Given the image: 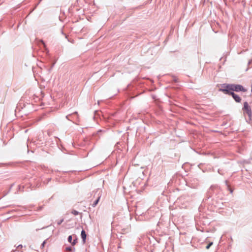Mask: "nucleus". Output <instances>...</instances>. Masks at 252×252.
Segmentation results:
<instances>
[{"label":"nucleus","instance_id":"1","mask_svg":"<svg viewBox=\"0 0 252 252\" xmlns=\"http://www.w3.org/2000/svg\"><path fill=\"white\" fill-rule=\"evenodd\" d=\"M232 84H223L219 91L223 92L225 94L229 95L232 92Z\"/></svg>","mask_w":252,"mask_h":252},{"label":"nucleus","instance_id":"2","mask_svg":"<svg viewBox=\"0 0 252 252\" xmlns=\"http://www.w3.org/2000/svg\"><path fill=\"white\" fill-rule=\"evenodd\" d=\"M243 111L244 114H247L250 120H251V117L252 116V112L251 108V107L249 105V104L247 102H245L244 103V107L243 108Z\"/></svg>","mask_w":252,"mask_h":252},{"label":"nucleus","instance_id":"3","mask_svg":"<svg viewBox=\"0 0 252 252\" xmlns=\"http://www.w3.org/2000/svg\"><path fill=\"white\" fill-rule=\"evenodd\" d=\"M220 190V187L217 185H212L208 189L206 196L207 199L210 198L212 194L216 191L218 192Z\"/></svg>","mask_w":252,"mask_h":252},{"label":"nucleus","instance_id":"4","mask_svg":"<svg viewBox=\"0 0 252 252\" xmlns=\"http://www.w3.org/2000/svg\"><path fill=\"white\" fill-rule=\"evenodd\" d=\"M232 92H246L247 91V90L246 88H245L242 85L240 84H232Z\"/></svg>","mask_w":252,"mask_h":252},{"label":"nucleus","instance_id":"5","mask_svg":"<svg viewBox=\"0 0 252 252\" xmlns=\"http://www.w3.org/2000/svg\"><path fill=\"white\" fill-rule=\"evenodd\" d=\"M229 95H231L236 102L239 103L241 102V97L234 92H232Z\"/></svg>","mask_w":252,"mask_h":252},{"label":"nucleus","instance_id":"6","mask_svg":"<svg viewBox=\"0 0 252 252\" xmlns=\"http://www.w3.org/2000/svg\"><path fill=\"white\" fill-rule=\"evenodd\" d=\"M81 236L82 239V241H83V243H85L86 242L87 235H86L85 231L84 229H83L81 231Z\"/></svg>","mask_w":252,"mask_h":252},{"label":"nucleus","instance_id":"7","mask_svg":"<svg viewBox=\"0 0 252 252\" xmlns=\"http://www.w3.org/2000/svg\"><path fill=\"white\" fill-rule=\"evenodd\" d=\"M100 198V195H99V194H98V196L97 199L95 201H94V202L92 204V206L93 207H95L96 206V205L98 204V203L99 201Z\"/></svg>","mask_w":252,"mask_h":252},{"label":"nucleus","instance_id":"8","mask_svg":"<svg viewBox=\"0 0 252 252\" xmlns=\"http://www.w3.org/2000/svg\"><path fill=\"white\" fill-rule=\"evenodd\" d=\"M73 115H76L77 116V117H78V113L77 112H75L74 113L71 114H69V115H68L66 116V118L68 120H70V117Z\"/></svg>","mask_w":252,"mask_h":252},{"label":"nucleus","instance_id":"9","mask_svg":"<svg viewBox=\"0 0 252 252\" xmlns=\"http://www.w3.org/2000/svg\"><path fill=\"white\" fill-rule=\"evenodd\" d=\"M71 213L75 216L78 215L79 214V212L75 210H73L71 211Z\"/></svg>","mask_w":252,"mask_h":252},{"label":"nucleus","instance_id":"10","mask_svg":"<svg viewBox=\"0 0 252 252\" xmlns=\"http://www.w3.org/2000/svg\"><path fill=\"white\" fill-rule=\"evenodd\" d=\"M213 242H210L209 243V244L206 247V249H207V250L209 249L210 248V247L212 245H213Z\"/></svg>","mask_w":252,"mask_h":252},{"label":"nucleus","instance_id":"11","mask_svg":"<svg viewBox=\"0 0 252 252\" xmlns=\"http://www.w3.org/2000/svg\"><path fill=\"white\" fill-rule=\"evenodd\" d=\"M72 237L71 235H69L67 238V240L68 242L71 243H72Z\"/></svg>","mask_w":252,"mask_h":252},{"label":"nucleus","instance_id":"12","mask_svg":"<svg viewBox=\"0 0 252 252\" xmlns=\"http://www.w3.org/2000/svg\"><path fill=\"white\" fill-rule=\"evenodd\" d=\"M225 184H226V185L227 186V187H228V189H229V191H230V193H232L233 192V190H232V189H231V188H229V186H228V185L227 181H226V180L225 181Z\"/></svg>","mask_w":252,"mask_h":252},{"label":"nucleus","instance_id":"13","mask_svg":"<svg viewBox=\"0 0 252 252\" xmlns=\"http://www.w3.org/2000/svg\"><path fill=\"white\" fill-rule=\"evenodd\" d=\"M72 248L71 247H68L65 248V251L68 252H72Z\"/></svg>","mask_w":252,"mask_h":252},{"label":"nucleus","instance_id":"14","mask_svg":"<svg viewBox=\"0 0 252 252\" xmlns=\"http://www.w3.org/2000/svg\"><path fill=\"white\" fill-rule=\"evenodd\" d=\"M46 241H47V240H45V241H44L43 242V243H42V244H41V249H43V248L44 247L45 245V244H46Z\"/></svg>","mask_w":252,"mask_h":252},{"label":"nucleus","instance_id":"15","mask_svg":"<svg viewBox=\"0 0 252 252\" xmlns=\"http://www.w3.org/2000/svg\"><path fill=\"white\" fill-rule=\"evenodd\" d=\"M77 238H76L71 243V244L72 245L74 246L76 244V243H77Z\"/></svg>","mask_w":252,"mask_h":252},{"label":"nucleus","instance_id":"16","mask_svg":"<svg viewBox=\"0 0 252 252\" xmlns=\"http://www.w3.org/2000/svg\"><path fill=\"white\" fill-rule=\"evenodd\" d=\"M40 42H41V43L43 45L44 47V48H46V45H45V43H44V41H43V40H40Z\"/></svg>","mask_w":252,"mask_h":252},{"label":"nucleus","instance_id":"17","mask_svg":"<svg viewBox=\"0 0 252 252\" xmlns=\"http://www.w3.org/2000/svg\"><path fill=\"white\" fill-rule=\"evenodd\" d=\"M18 248H22V245H19L18 247H17Z\"/></svg>","mask_w":252,"mask_h":252},{"label":"nucleus","instance_id":"18","mask_svg":"<svg viewBox=\"0 0 252 252\" xmlns=\"http://www.w3.org/2000/svg\"><path fill=\"white\" fill-rule=\"evenodd\" d=\"M63 221V220H61V221H60V222H58V224H60Z\"/></svg>","mask_w":252,"mask_h":252},{"label":"nucleus","instance_id":"19","mask_svg":"<svg viewBox=\"0 0 252 252\" xmlns=\"http://www.w3.org/2000/svg\"><path fill=\"white\" fill-rule=\"evenodd\" d=\"M251 63V61H249L248 62V65H250Z\"/></svg>","mask_w":252,"mask_h":252},{"label":"nucleus","instance_id":"20","mask_svg":"<svg viewBox=\"0 0 252 252\" xmlns=\"http://www.w3.org/2000/svg\"><path fill=\"white\" fill-rule=\"evenodd\" d=\"M174 81H175V82H177V80L176 78H175V79H174Z\"/></svg>","mask_w":252,"mask_h":252},{"label":"nucleus","instance_id":"21","mask_svg":"<svg viewBox=\"0 0 252 252\" xmlns=\"http://www.w3.org/2000/svg\"><path fill=\"white\" fill-rule=\"evenodd\" d=\"M46 227H42L41 229H44V228H46Z\"/></svg>","mask_w":252,"mask_h":252},{"label":"nucleus","instance_id":"22","mask_svg":"<svg viewBox=\"0 0 252 252\" xmlns=\"http://www.w3.org/2000/svg\"><path fill=\"white\" fill-rule=\"evenodd\" d=\"M42 209V207H40L39 209L41 210Z\"/></svg>","mask_w":252,"mask_h":252},{"label":"nucleus","instance_id":"23","mask_svg":"<svg viewBox=\"0 0 252 252\" xmlns=\"http://www.w3.org/2000/svg\"><path fill=\"white\" fill-rule=\"evenodd\" d=\"M39 229H36V230L38 231Z\"/></svg>","mask_w":252,"mask_h":252}]
</instances>
